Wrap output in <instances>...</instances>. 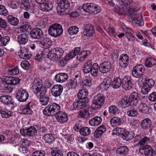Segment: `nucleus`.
Masks as SVG:
<instances>
[{
	"label": "nucleus",
	"instance_id": "50",
	"mask_svg": "<svg viewBox=\"0 0 156 156\" xmlns=\"http://www.w3.org/2000/svg\"><path fill=\"white\" fill-rule=\"evenodd\" d=\"M152 87L143 82V85L141 89V92L143 94H147Z\"/></svg>",
	"mask_w": 156,
	"mask_h": 156
},
{
	"label": "nucleus",
	"instance_id": "46",
	"mask_svg": "<svg viewBox=\"0 0 156 156\" xmlns=\"http://www.w3.org/2000/svg\"><path fill=\"white\" fill-rule=\"evenodd\" d=\"M0 113L3 118H7L12 116V112L7 110H0Z\"/></svg>",
	"mask_w": 156,
	"mask_h": 156
},
{
	"label": "nucleus",
	"instance_id": "20",
	"mask_svg": "<svg viewBox=\"0 0 156 156\" xmlns=\"http://www.w3.org/2000/svg\"><path fill=\"white\" fill-rule=\"evenodd\" d=\"M55 114L57 121L61 124L66 122L68 120L67 115L64 112L59 110Z\"/></svg>",
	"mask_w": 156,
	"mask_h": 156
},
{
	"label": "nucleus",
	"instance_id": "28",
	"mask_svg": "<svg viewBox=\"0 0 156 156\" xmlns=\"http://www.w3.org/2000/svg\"><path fill=\"white\" fill-rule=\"evenodd\" d=\"M129 151V149L127 146H123L117 149L116 153L119 156H125L128 154Z\"/></svg>",
	"mask_w": 156,
	"mask_h": 156
},
{
	"label": "nucleus",
	"instance_id": "58",
	"mask_svg": "<svg viewBox=\"0 0 156 156\" xmlns=\"http://www.w3.org/2000/svg\"><path fill=\"white\" fill-rule=\"evenodd\" d=\"M10 40V38L7 36H4L1 39L0 42V45H1L5 46L9 42Z\"/></svg>",
	"mask_w": 156,
	"mask_h": 156
},
{
	"label": "nucleus",
	"instance_id": "53",
	"mask_svg": "<svg viewBox=\"0 0 156 156\" xmlns=\"http://www.w3.org/2000/svg\"><path fill=\"white\" fill-rule=\"evenodd\" d=\"M138 112V111L136 108H131L127 111V114L129 117H135L136 116Z\"/></svg>",
	"mask_w": 156,
	"mask_h": 156
},
{
	"label": "nucleus",
	"instance_id": "54",
	"mask_svg": "<svg viewBox=\"0 0 156 156\" xmlns=\"http://www.w3.org/2000/svg\"><path fill=\"white\" fill-rule=\"evenodd\" d=\"M49 101V97L45 95H42L41 96L40 98V101L41 103L43 105H47Z\"/></svg>",
	"mask_w": 156,
	"mask_h": 156
},
{
	"label": "nucleus",
	"instance_id": "33",
	"mask_svg": "<svg viewBox=\"0 0 156 156\" xmlns=\"http://www.w3.org/2000/svg\"><path fill=\"white\" fill-rule=\"evenodd\" d=\"M32 104L31 102H29L23 107L22 113L25 115L31 114L33 112L32 110Z\"/></svg>",
	"mask_w": 156,
	"mask_h": 156
},
{
	"label": "nucleus",
	"instance_id": "17",
	"mask_svg": "<svg viewBox=\"0 0 156 156\" xmlns=\"http://www.w3.org/2000/svg\"><path fill=\"white\" fill-rule=\"evenodd\" d=\"M0 101L6 105L14 107L16 106V104L12 101L11 97L8 95H2L0 97Z\"/></svg>",
	"mask_w": 156,
	"mask_h": 156
},
{
	"label": "nucleus",
	"instance_id": "24",
	"mask_svg": "<svg viewBox=\"0 0 156 156\" xmlns=\"http://www.w3.org/2000/svg\"><path fill=\"white\" fill-rule=\"evenodd\" d=\"M150 108L146 104L141 103L138 107L139 111L142 114H148L150 113Z\"/></svg>",
	"mask_w": 156,
	"mask_h": 156
},
{
	"label": "nucleus",
	"instance_id": "5",
	"mask_svg": "<svg viewBox=\"0 0 156 156\" xmlns=\"http://www.w3.org/2000/svg\"><path fill=\"white\" fill-rule=\"evenodd\" d=\"M131 9L129 12V16H128L129 19L130 21L135 22L136 24L140 26L144 25V22L143 21V16L140 15H137V12L135 9H132V12Z\"/></svg>",
	"mask_w": 156,
	"mask_h": 156
},
{
	"label": "nucleus",
	"instance_id": "42",
	"mask_svg": "<svg viewBox=\"0 0 156 156\" xmlns=\"http://www.w3.org/2000/svg\"><path fill=\"white\" fill-rule=\"evenodd\" d=\"M145 66L148 67H151L156 65V59L149 58L147 59L145 62Z\"/></svg>",
	"mask_w": 156,
	"mask_h": 156
},
{
	"label": "nucleus",
	"instance_id": "55",
	"mask_svg": "<svg viewBox=\"0 0 156 156\" xmlns=\"http://www.w3.org/2000/svg\"><path fill=\"white\" fill-rule=\"evenodd\" d=\"M150 140V138L147 136H145L143 137L142 136V139L138 141L137 145H140V146H143L146 145L147 142Z\"/></svg>",
	"mask_w": 156,
	"mask_h": 156
},
{
	"label": "nucleus",
	"instance_id": "25",
	"mask_svg": "<svg viewBox=\"0 0 156 156\" xmlns=\"http://www.w3.org/2000/svg\"><path fill=\"white\" fill-rule=\"evenodd\" d=\"M53 8V4L51 2L45 0L44 3L40 5V9L42 11L48 12L51 10Z\"/></svg>",
	"mask_w": 156,
	"mask_h": 156
},
{
	"label": "nucleus",
	"instance_id": "64",
	"mask_svg": "<svg viewBox=\"0 0 156 156\" xmlns=\"http://www.w3.org/2000/svg\"><path fill=\"white\" fill-rule=\"evenodd\" d=\"M45 152L43 151H37L34 152L32 154V156H44Z\"/></svg>",
	"mask_w": 156,
	"mask_h": 156
},
{
	"label": "nucleus",
	"instance_id": "56",
	"mask_svg": "<svg viewBox=\"0 0 156 156\" xmlns=\"http://www.w3.org/2000/svg\"><path fill=\"white\" fill-rule=\"evenodd\" d=\"M8 74L11 75H15L19 73L18 68L17 66L13 68L9 69L7 70Z\"/></svg>",
	"mask_w": 156,
	"mask_h": 156
},
{
	"label": "nucleus",
	"instance_id": "26",
	"mask_svg": "<svg viewBox=\"0 0 156 156\" xmlns=\"http://www.w3.org/2000/svg\"><path fill=\"white\" fill-rule=\"evenodd\" d=\"M68 78V75L65 73H61L56 75L55 80L59 83H63L67 80Z\"/></svg>",
	"mask_w": 156,
	"mask_h": 156
},
{
	"label": "nucleus",
	"instance_id": "2",
	"mask_svg": "<svg viewBox=\"0 0 156 156\" xmlns=\"http://www.w3.org/2000/svg\"><path fill=\"white\" fill-rule=\"evenodd\" d=\"M49 34L55 37L61 36L63 33L62 26L58 23H55L51 25L48 29Z\"/></svg>",
	"mask_w": 156,
	"mask_h": 156
},
{
	"label": "nucleus",
	"instance_id": "40",
	"mask_svg": "<svg viewBox=\"0 0 156 156\" xmlns=\"http://www.w3.org/2000/svg\"><path fill=\"white\" fill-rule=\"evenodd\" d=\"M135 134L133 131L128 132L126 131L123 136H122V138L123 140L126 141L132 139L134 137Z\"/></svg>",
	"mask_w": 156,
	"mask_h": 156
},
{
	"label": "nucleus",
	"instance_id": "37",
	"mask_svg": "<svg viewBox=\"0 0 156 156\" xmlns=\"http://www.w3.org/2000/svg\"><path fill=\"white\" fill-rule=\"evenodd\" d=\"M108 112L111 115H115L119 114L120 111L117 106L112 105L109 107Z\"/></svg>",
	"mask_w": 156,
	"mask_h": 156
},
{
	"label": "nucleus",
	"instance_id": "63",
	"mask_svg": "<svg viewBox=\"0 0 156 156\" xmlns=\"http://www.w3.org/2000/svg\"><path fill=\"white\" fill-rule=\"evenodd\" d=\"M149 100L151 102L156 101V92H153L149 95L148 97Z\"/></svg>",
	"mask_w": 156,
	"mask_h": 156
},
{
	"label": "nucleus",
	"instance_id": "47",
	"mask_svg": "<svg viewBox=\"0 0 156 156\" xmlns=\"http://www.w3.org/2000/svg\"><path fill=\"white\" fill-rule=\"evenodd\" d=\"M51 43V41L48 38H44L42 41H40V44L44 48H49Z\"/></svg>",
	"mask_w": 156,
	"mask_h": 156
},
{
	"label": "nucleus",
	"instance_id": "10",
	"mask_svg": "<svg viewBox=\"0 0 156 156\" xmlns=\"http://www.w3.org/2000/svg\"><path fill=\"white\" fill-rule=\"evenodd\" d=\"M139 152L144 151L146 156H153L156 154V148L154 150L149 145L146 144L139 149Z\"/></svg>",
	"mask_w": 156,
	"mask_h": 156
},
{
	"label": "nucleus",
	"instance_id": "59",
	"mask_svg": "<svg viewBox=\"0 0 156 156\" xmlns=\"http://www.w3.org/2000/svg\"><path fill=\"white\" fill-rule=\"evenodd\" d=\"M114 131H116L118 136H119L122 138V136H123L126 130L122 128L117 127L114 129Z\"/></svg>",
	"mask_w": 156,
	"mask_h": 156
},
{
	"label": "nucleus",
	"instance_id": "52",
	"mask_svg": "<svg viewBox=\"0 0 156 156\" xmlns=\"http://www.w3.org/2000/svg\"><path fill=\"white\" fill-rule=\"evenodd\" d=\"M68 32L70 35H72L76 34L79 31L78 28L76 26H72L68 29Z\"/></svg>",
	"mask_w": 156,
	"mask_h": 156
},
{
	"label": "nucleus",
	"instance_id": "38",
	"mask_svg": "<svg viewBox=\"0 0 156 156\" xmlns=\"http://www.w3.org/2000/svg\"><path fill=\"white\" fill-rule=\"evenodd\" d=\"M102 121L101 118L98 116H96L89 121V124L92 126H97L99 125Z\"/></svg>",
	"mask_w": 156,
	"mask_h": 156
},
{
	"label": "nucleus",
	"instance_id": "7",
	"mask_svg": "<svg viewBox=\"0 0 156 156\" xmlns=\"http://www.w3.org/2000/svg\"><path fill=\"white\" fill-rule=\"evenodd\" d=\"M105 98V97L101 94L94 96L93 100L92 107L95 110L101 108L104 103Z\"/></svg>",
	"mask_w": 156,
	"mask_h": 156
},
{
	"label": "nucleus",
	"instance_id": "18",
	"mask_svg": "<svg viewBox=\"0 0 156 156\" xmlns=\"http://www.w3.org/2000/svg\"><path fill=\"white\" fill-rule=\"evenodd\" d=\"M30 35L32 39H40L43 36V32L40 28H35L30 31Z\"/></svg>",
	"mask_w": 156,
	"mask_h": 156
},
{
	"label": "nucleus",
	"instance_id": "23",
	"mask_svg": "<svg viewBox=\"0 0 156 156\" xmlns=\"http://www.w3.org/2000/svg\"><path fill=\"white\" fill-rule=\"evenodd\" d=\"M120 66L123 68H126L128 64L129 57L126 54H123L120 55L119 60Z\"/></svg>",
	"mask_w": 156,
	"mask_h": 156
},
{
	"label": "nucleus",
	"instance_id": "34",
	"mask_svg": "<svg viewBox=\"0 0 156 156\" xmlns=\"http://www.w3.org/2000/svg\"><path fill=\"white\" fill-rule=\"evenodd\" d=\"M122 85V80L119 77H114L112 82V87L114 89H117Z\"/></svg>",
	"mask_w": 156,
	"mask_h": 156
},
{
	"label": "nucleus",
	"instance_id": "51",
	"mask_svg": "<svg viewBox=\"0 0 156 156\" xmlns=\"http://www.w3.org/2000/svg\"><path fill=\"white\" fill-rule=\"evenodd\" d=\"M78 113V115L80 118H86L90 117L88 111L85 109L79 111Z\"/></svg>",
	"mask_w": 156,
	"mask_h": 156
},
{
	"label": "nucleus",
	"instance_id": "22",
	"mask_svg": "<svg viewBox=\"0 0 156 156\" xmlns=\"http://www.w3.org/2000/svg\"><path fill=\"white\" fill-rule=\"evenodd\" d=\"M63 90V87L59 84L54 85L51 90V93L53 96L57 97L59 96Z\"/></svg>",
	"mask_w": 156,
	"mask_h": 156
},
{
	"label": "nucleus",
	"instance_id": "32",
	"mask_svg": "<svg viewBox=\"0 0 156 156\" xmlns=\"http://www.w3.org/2000/svg\"><path fill=\"white\" fill-rule=\"evenodd\" d=\"M90 54V51H82L78 54L76 58L80 62L85 60L87 55Z\"/></svg>",
	"mask_w": 156,
	"mask_h": 156
},
{
	"label": "nucleus",
	"instance_id": "36",
	"mask_svg": "<svg viewBox=\"0 0 156 156\" xmlns=\"http://www.w3.org/2000/svg\"><path fill=\"white\" fill-rule=\"evenodd\" d=\"M88 95V91L86 89L80 90L77 94V98H82L84 101H88V98L87 97Z\"/></svg>",
	"mask_w": 156,
	"mask_h": 156
},
{
	"label": "nucleus",
	"instance_id": "27",
	"mask_svg": "<svg viewBox=\"0 0 156 156\" xmlns=\"http://www.w3.org/2000/svg\"><path fill=\"white\" fill-rule=\"evenodd\" d=\"M30 52H29V49L27 48H21L18 55L20 57L23 59H29L30 57Z\"/></svg>",
	"mask_w": 156,
	"mask_h": 156
},
{
	"label": "nucleus",
	"instance_id": "39",
	"mask_svg": "<svg viewBox=\"0 0 156 156\" xmlns=\"http://www.w3.org/2000/svg\"><path fill=\"white\" fill-rule=\"evenodd\" d=\"M110 122L112 126L115 127L121 125V120L120 118L115 116L111 119Z\"/></svg>",
	"mask_w": 156,
	"mask_h": 156
},
{
	"label": "nucleus",
	"instance_id": "35",
	"mask_svg": "<svg viewBox=\"0 0 156 156\" xmlns=\"http://www.w3.org/2000/svg\"><path fill=\"white\" fill-rule=\"evenodd\" d=\"M151 120L148 118H146L141 121L140 126L143 129H147L151 127Z\"/></svg>",
	"mask_w": 156,
	"mask_h": 156
},
{
	"label": "nucleus",
	"instance_id": "11",
	"mask_svg": "<svg viewBox=\"0 0 156 156\" xmlns=\"http://www.w3.org/2000/svg\"><path fill=\"white\" fill-rule=\"evenodd\" d=\"M20 133L22 135L27 136H33L37 134V131L34 126H31L25 129H20Z\"/></svg>",
	"mask_w": 156,
	"mask_h": 156
},
{
	"label": "nucleus",
	"instance_id": "31",
	"mask_svg": "<svg viewBox=\"0 0 156 156\" xmlns=\"http://www.w3.org/2000/svg\"><path fill=\"white\" fill-rule=\"evenodd\" d=\"M92 61L88 60L83 65V71L84 73H87L90 72L92 69Z\"/></svg>",
	"mask_w": 156,
	"mask_h": 156
},
{
	"label": "nucleus",
	"instance_id": "49",
	"mask_svg": "<svg viewBox=\"0 0 156 156\" xmlns=\"http://www.w3.org/2000/svg\"><path fill=\"white\" fill-rule=\"evenodd\" d=\"M152 87L143 82V85L141 89V92L143 94H147Z\"/></svg>",
	"mask_w": 156,
	"mask_h": 156
},
{
	"label": "nucleus",
	"instance_id": "29",
	"mask_svg": "<svg viewBox=\"0 0 156 156\" xmlns=\"http://www.w3.org/2000/svg\"><path fill=\"white\" fill-rule=\"evenodd\" d=\"M112 84V79L110 77L105 78L100 86V87L104 90H107Z\"/></svg>",
	"mask_w": 156,
	"mask_h": 156
},
{
	"label": "nucleus",
	"instance_id": "19",
	"mask_svg": "<svg viewBox=\"0 0 156 156\" xmlns=\"http://www.w3.org/2000/svg\"><path fill=\"white\" fill-rule=\"evenodd\" d=\"M112 67L110 62L104 61L100 64L99 66V70L103 73H105L110 71Z\"/></svg>",
	"mask_w": 156,
	"mask_h": 156
},
{
	"label": "nucleus",
	"instance_id": "13",
	"mask_svg": "<svg viewBox=\"0 0 156 156\" xmlns=\"http://www.w3.org/2000/svg\"><path fill=\"white\" fill-rule=\"evenodd\" d=\"M2 81L8 84L15 85L19 84L20 80L18 77L5 76L2 79Z\"/></svg>",
	"mask_w": 156,
	"mask_h": 156
},
{
	"label": "nucleus",
	"instance_id": "4",
	"mask_svg": "<svg viewBox=\"0 0 156 156\" xmlns=\"http://www.w3.org/2000/svg\"><path fill=\"white\" fill-rule=\"evenodd\" d=\"M60 109V105L54 103L49 105L43 110V114L48 116L55 115L58 111Z\"/></svg>",
	"mask_w": 156,
	"mask_h": 156
},
{
	"label": "nucleus",
	"instance_id": "21",
	"mask_svg": "<svg viewBox=\"0 0 156 156\" xmlns=\"http://www.w3.org/2000/svg\"><path fill=\"white\" fill-rule=\"evenodd\" d=\"M78 100H75L73 105L74 108L76 110H80L83 108L85 106L86 103L88 102V101H84V99L82 98H77Z\"/></svg>",
	"mask_w": 156,
	"mask_h": 156
},
{
	"label": "nucleus",
	"instance_id": "48",
	"mask_svg": "<svg viewBox=\"0 0 156 156\" xmlns=\"http://www.w3.org/2000/svg\"><path fill=\"white\" fill-rule=\"evenodd\" d=\"M21 2L20 6L22 8L26 11L28 10L30 8V5L27 0H19Z\"/></svg>",
	"mask_w": 156,
	"mask_h": 156
},
{
	"label": "nucleus",
	"instance_id": "8",
	"mask_svg": "<svg viewBox=\"0 0 156 156\" xmlns=\"http://www.w3.org/2000/svg\"><path fill=\"white\" fill-rule=\"evenodd\" d=\"M15 95L16 98L20 102H25L29 97V94L27 90L21 89L16 90Z\"/></svg>",
	"mask_w": 156,
	"mask_h": 156
},
{
	"label": "nucleus",
	"instance_id": "14",
	"mask_svg": "<svg viewBox=\"0 0 156 156\" xmlns=\"http://www.w3.org/2000/svg\"><path fill=\"white\" fill-rule=\"evenodd\" d=\"M83 29L82 34L84 36L88 37L92 36L94 33V27L91 24L84 25Z\"/></svg>",
	"mask_w": 156,
	"mask_h": 156
},
{
	"label": "nucleus",
	"instance_id": "62",
	"mask_svg": "<svg viewBox=\"0 0 156 156\" xmlns=\"http://www.w3.org/2000/svg\"><path fill=\"white\" fill-rule=\"evenodd\" d=\"M8 14V12L5 7L3 5H0V15L5 16Z\"/></svg>",
	"mask_w": 156,
	"mask_h": 156
},
{
	"label": "nucleus",
	"instance_id": "30",
	"mask_svg": "<svg viewBox=\"0 0 156 156\" xmlns=\"http://www.w3.org/2000/svg\"><path fill=\"white\" fill-rule=\"evenodd\" d=\"M28 35L26 34H21L17 37L18 42L20 44H25L28 42Z\"/></svg>",
	"mask_w": 156,
	"mask_h": 156
},
{
	"label": "nucleus",
	"instance_id": "60",
	"mask_svg": "<svg viewBox=\"0 0 156 156\" xmlns=\"http://www.w3.org/2000/svg\"><path fill=\"white\" fill-rule=\"evenodd\" d=\"M130 126L132 128H136L139 126V122L138 120L134 119L129 123Z\"/></svg>",
	"mask_w": 156,
	"mask_h": 156
},
{
	"label": "nucleus",
	"instance_id": "12",
	"mask_svg": "<svg viewBox=\"0 0 156 156\" xmlns=\"http://www.w3.org/2000/svg\"><path fill=\"white\" fill-rule=\"evenodd\" d=\"M42 81L39 78L35 79L31 84V89L34 93L36 94L41 90L43 86Z\"/></svg>",
	"mask_w": 156,
	"mask_h": 156
},
{
	"label": "nucleus",
	"instance_id": "15",
	"mask_svg": "<svg viewBox=\"0 0 156 156\" xmlns=\"http://www.w3.org/2000/svg\"><path fill=\"white\" fill-rule=\"evenodd\" d=\"M129 105L131 106L136 107L139 104L140 99L137 92H133L129 97Z\"/></svg>",
	"mask_w": 156,
	"mask_h": 156
},
{
	"label": "nucleus",
	"instance_id": "3",
	"mask_svg": "<svg viewBox=\"0 0 156 156\" xmlns=\"http://www.w3.org/2000/svg\"><path fill=\"white\" fill-rule=\"evenodd\" d=\"M63 54L64 51L62 48L58 47L52 49L48 55L50 59L53 61H55L59 59Z\"/></svg>",
	"mask_w": 156,
	"mask_h": 156
},
{
	"label": "nucleus",
	"instance_id": "6",
	"mask_svg": "<svg viewBox=\"0 0 156 156\" xmlns=\"http://www.w3.org/2000/svg\"><path fill=\"white\" fill-rule=\"evenodd\" d=\"M82 9L83 10L89 14L93 13L96 14L99 12L101 8L99 6L93 3H87L83 5Z\"/></svg>",
	"mask_w": 156,
	"mask_h": 156
},
{
	"label": "nucleus",
	"instance_id": "9",
	"mask_svg": "<svg viewBox=\"0 0 156 156\" xmlns=\"http://www.w3.org/2000/svg\"><path fill=\"white\" fill-rule=\"evenodd\" d=\"M145 68L142 64H138L133 67L132 71L133 76L136 78H140L143 74Z\"/></svg>",
	"mask_w": 156,
	"mask_h": 156
},
{
	"label": "nucleus",
	"instance_id": "1",
	"mask_svg": "<svg viewBox=\"0 0 156 156\" xmlns=\"http://www.w3.org/2000/svg\"><path fill=\"white\" fill-rule=\"evenodd\" d=\"M69 8L70 4L68 0H61L58 3L57 10L59 15H63L64 14L70 13Z\"/></svg>",
	"mask_w": 156,
	"mask_h": 156
},
{
	"label": "nucleus",
	"instance_id": "57",
	"mask_svg": "<svg viewBox=\"0 0 156 156\" xmlns=\"http://www.w3.org/2000/svg\"><path fill=\"white\" fill-rule=\"evenodd\" d=\"M51 155L52 156H63L62 151L58 150L57 148H55V150H52L51 152Z\"/></svg>",
	"mask_w": 156,
	"mask_h": 156
},
{
	"label": "nucleus",
	"instance_id": "41",
	"mask_svg": "<svg viewBox=\"0 0 156 156\" xmlns=\"http://www.w3.org/2000/svg\"><path fill=\"white\" fill-rule=\"evenodd\" d=\"M120 103L123 108H126L128 107L130 105L129 97L126 96H124L120 100Z\"/></svg>",
	"mask_w": 156,
	"mask_h": 156
},
{
	"label": "nucleus",
	"instance_id": "16",
	"mask_svg": "<svg viewBox=\"0 0 156 156\" xmlns=\"http://www.w3.org/2000/svg\"><path fill=\"white\" fill-rule=\"evenodd\" d=\"M122 87L125 90H130L133 87L130 77L129 76H125L122 79Z\"/></svg>",
	"mask_w": 156,
	"mask_h": 156
},
{
	"label": "nucleus",
	"instance_id": "45",
	"mask_svg": "<svg viewBox=\"0 0 156 156\" xmlns=\"http://www.w3.org/2000/svg\"><path fill=\"white\" fill-rule=\"evenodd\" d=\"M91 130L89 128L87 127H82L79 130V132L81 135L86 136L89 135Z\"/></svg>",
	"mask_w": 156,
	"mask_h": 156
},
{
	"label": "nucleus",
	"instance_id": "44",
	"mask_svg": "<svg viewBox=\"0 0 156 156\" xmlns=\"http://www.w3.org/2000/svg\"><path fill=\"white\" fill-rule=\"evenodd\" d=\"M42 138L47 143L51 144L55 140V138L51 133L45 134Z\"/></svg>",
	"mask_w": 156,
	"mask_h": 156
},
{
	"label": "nucleus",
	"instance_id": "43",
	"mask_svg": "<svg viewBox=\"0 0 156 156\" xmlns=\"http://www.w3.org/2000/svg\"><path fill=\"white\" fill-rule=\"evenodd\" d=\"M7 20L8 23L13 26H16L19 22V20L17 18L11 15L8 16Z\"/></svg>",
	"mask_w": 156,
	"mask_h": 156
},
{
	"label": "nucleus",
	"instance_id": "61",
	"mask_svg": "<svg viewBox=\"0 0 156 156\" xmlns=\"http://www.w3.org/2000/svg\"><path fill=\"white\" fill-rule=\"evenodd\" d=\"M22 67L24 69L28 70L30 67V64L29 62L27 60L22 61L20 64Z\"/></svg>",
	"mask_w": 156,
	"mask_h": 156
}]
</instances>
